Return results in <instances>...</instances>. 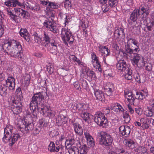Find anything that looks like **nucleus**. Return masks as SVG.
Returning <instances> with one entry per match:
<instances>
[{
	"instance_id": "obj_47",
	"label": "nucleus",
	"mask_w": 154,
	"mask_h": 154,
	"mask_svg": "<svg viewBox=\"0 0 154 154\" xmlns=\"http://www.w3.org/2000/svg\"><path fill=\"white\" fill-rule=\"evenodd\" d=\"M7 86L5 85H2L0 87V92L1 93L6 95L7 94Z\"/></svg>"
},
{
	"instance_id": "obj_31",
	"label": "nucleus",
	"mask_w": 154,
	"mask_h": 154,
	"mask_svg": "<svg viewBox=\"0 0 154 154\" xmlns=\"http://www.w3.org/2000/svg\"><path fill=\"white\" fill-rule=\"evenodd\" d=\"M51 48L50 51L54 55H56L58 53L57 44L55 42H51Z\"/></svg>"
},
{
	"instance_id": "obj_57",
	"label": "nucleus",
	"mask_w": 154,
	"mask_h": 154,
	"mask_svg": "<svg viewBox=\"0 0 154 154\" xmlns=\"http://www.w3.org/2000/svg\"><path fill=\"white\" fill-rule=\"evenodd\" d=\"M102 9L104 13L107 12L109 9V7H108L106 5H103L102 6Z\"/></svg>"
},
{
	"instance_id": "obj_48",
	"label": "nucleus",
	"mask_w": 154,
	"mask_h": 154,
	"mask_svg": "<svg viewBox=\"0 0 154 154\" xmlns=\"http://www.w3.org/2000/svg\"><path fill=\"white\" fill-rule=\"evenodd\" d=\"M103 90L105 92L106 94L109 96L112 95L113 92L114 91L110 90V89L108 88L103 86Z\"/></svg>"
},
{
	"instance_id": "obj_52",
	"label": "nucleus",
	"mask_w": 154,
	"mask_h": 154,
	"mask_svg": "<svg viewBox=\"0 0 154 154\" xmlns=\"http://www.w3.org/2000/svg\"><path fill=\"white\" fill-rule=\"evenodd\" d=\"M134 77L136 81L138 82H141L140 75L139 73H137L135 74L134 75Z\"/></svg>"
},
{
	"instance_id": "obj_44",
	"label": "nucleus",
	"mask_w": 154,
	"mask_h": 154,
	"mask_svg": "<svg viewBox=\"0 0 154 154\" xmlns=\"http://www.w3.org/2000/svg\"><path fill=\"white\" fill-rule=\"evenodd\" d=\"M48 6L49 8L53 9H57L59 8L58 4L55 2H48Z\"/></svg>"
},
{
	"instance_id": "obj_41",
	"label": "nucleus",
	"mask_w": 154,
	"mask_h": 154,
	"mask_svg": "<svg viewBox=\"0 0 154 154\" xmlns=\"http://www.w3.org/2000/svg\"><path fill=\"white\" fill-rule=\"evenodd\" d=\"M41 41L42 42L44 43V45L46 46V45L48 44L50 42V38L48 35L44 33L43 37L42 38Z\"/></svg>"
},
{
	"instance_id": "obj_1",
	"label": "nucleus",
	"mask_w": 154,
	"mask_h": 154,
	"mask_svg": "<svg viewBox=\"0 0 154 154\" xmlns=\"http://www.w3.org/2000/svg\"><path fill=\"white\" fill-rule=\"evenodd\" d=\"M47 94L45 92H39L35 94L32 98L30 103V109L32 112L36 109L41 111L43 115L45 117H53L55 112L50 109V107L40 102L46 98Z\"/></svg>"
},
{
	"instance_id": "obj_14",
	"label": "nucleus",
	"mask_w": 154,
	"mask_h": 154,
	"mask_svg": "<svg viewBox=\"0 0 154 154\" xmlns=\"http://www.w3.org/2000/svg\"><path fill=\"white\" fill-rule=\"evenodd\" d=\"M91 57L92 59V62L94 67L99 72H101L102 69L100 63L96 55L94 53H92L91 54Z\"/></svg>"
},
{
	"instance_id": "obj_36",
	"label": "nucleus",
	"mask_w": 154,
	"mask_h": 154,
	"mask_svg": "<svg viewBox=\"0 0 154 154\" xmlns=\"http://www.w3.org/2000/svg\"><path fill=\"white\" fill-rule=\"evenodd\" d=\"M79 150V154H87L88 152V147L85 144L81 146Z\"/></svg>"
},
{
	"instance_id": "obj_24",
	"label": "nucleus",
	"mask_w": 154,
	"mask_h": 154,
	"mask_svg": "<svg viewBox=\"0 0 154 154\" xmlns=\"http://www.w3.org/2000/svg\"><path fill=\"white\" fill-rule=\"evenodd\" d=\"M111 108L114 111L117 113L124 112V109L121 105L118 103L113 104L111 106Z\"/></svg>"
},
{
	"instance_id": "obj_15",
	"label": "nucleus",
	"mask_w": 154,
	"mask_h": 154,
	"mask_svg": "<svg viewBox=\"0 0 154 154\" xmlns=\"http://www.w3.org/2000/svg\"><path fill=\"white\" fill-rule=\"evenodd\" d=\"M119 133L121 135L126 137H128L131 131L130 128L128 126H121L119 128Z\"/></svg>"
},
{
	"instance_id": "obj_59",
	"label": "nucleus",
	"mask_w": 154,
	"mask_h": 154,
	"mask_svg": "<svg viewBox=\"0 0 154 154\" xmlns=\"http://www.w3.org/2000/svg\"><path fill=\"white\" fill-rule=\"evenodd\" d=\"M35 42H37L38 43V44H40L41 43V42L42 39L40 38V37H39L37 35H35Z\"/></svg>"
},
{
	"instance_id": "obj_62",
	"label": "nucleus",
	"mask_w": 154,
	"mask_h": 154,
	"mask_svg": "<svg viewBox=\"0 0 154 154\" xmlns=\"http://www.w3.org/2000/svg\"><path fill=\"white\" fill-rule=\"evenodd\" d=\"M152 65L151 63H148L146 66V69L148 71H150L152 70Z\"/></svg>"
},
{
	"instance_id": "obj_39",
	"label": "nucleus",
	"mask_w": 154,
	"mask_h": 154,
	"mask_svg": "<svg viewBox=\"0 0 154 154\" xmlns=\"http://www.w3.org/2000/svg\"><path fill=\"white\" fill-rule=\"evenodd\" d=\"M131 41V43L137 47L134 49V51H135L136 52L139 51L140 50L139 48L138 42L134 38H130L128 40V41Z\"/></svg>"
},
{
	"instance_id": "obj_9",
	"label": "nucleus",
	"mask_w": 154,
	"mask_h": 154,
	"mask_svg": "<svg viewBox=\"0 0 154 154\" xmlns=\"http://www.w3.org/2000/svg\"><path fill=\"white\" fill-rule=\"evenodd\" d=\"M125 52L122 49H120L119 50V57L120 56V58L122 59L125 57H127L128 56H129L130 59L137 52L134 51V49L133 50L130 48V45L128 44L125 45Z\"/></svg>"
},
{
	"instance_id": "obj_49",
	"label": "nucleus",
	"mask_w": 154,
	"mask_h": 154,
	"mask_svg": "<svg viewBox=\"0 0 154 154\" xmlns=\"http://www.w3.org/2000/svg\"><path fill=\"white\" fill-rule=\"evenodd\" d=\"M14 11L18 15H22L25 12V11L22 9L19 8H15L14 9Z\"/></svg>"
},
{
	"instance_id": "obj_13",
	"label": "nucleus",
	"mask_w": 154,
	"mask_h": 154,
	"mask_svg": "<svg viewBox=\"0 0 154 154\" xmlns=\"http://www.w3.org/2000/svg\"><path fill=\"white\" fill-rule=\"evenodd\" d=\"M142 20L145 23L148 30L151 31L154 26V15L152 14L151 17L148 18L147 17L145 20Z\"/></svg>"
},
{
	"instance_id": "obj_61",
	"label": "nucleus",
	"mask_w": 154,
	"mask_h": 154,
	"mask_svg": "<svg viewBox=\"0 0 154 154\" xmlns=\"http://www.w3.org/2000/svg\"><path fill=\"white\" fill-rule=\"evenodd\" d=\"M134 125L136 127H140L141 129V123L140 122L136 121L134 122Z\"/></svg>"
},
{
	"instance_id": "obj_19",
	"label": "nucleus",
	"mask_w": 154,
	"mask_h": 154,
	"mask_svg": "<svg viewBox=\"0 0 154 154\" xmlns=\"http://www.w3.org/2000/svg\"><path fill=\"white\" fill-rule=\"evenodd\" d=\"M6 83L7 86L10 90H14L15 85V79L12 77H8L6 80Z\"/></svg>"
},
{
	"instance_id": "obj_34",
	"label": "nucleus",
	"mask_w": 154,
	"mask_h": 154,
	"mask_svg": "<svg viewBox=\"0 0 154 154\" xmlns=\"http://www.w3.org/2000/svg\"><path fill=\"white\" fill-rule=\"evenodd\" d=\"M144 114L147 117H151L153 114V110L149 106H147L144 111Z\"/></svg>"
},
{
	"instance_id": "obj_29",
	"label": "nucleus",
	"mask_w": 154,
	"mask_h": 154,
	"mask_svg": "<svg viewBox=\"0 0 154 154\" xmlns=\"http://www.w3.org/2000/svg\"><path fill=\"white\" fill-rule=\"evenodd\" d=\"M20 35L26 41H29V34L26 29H21L20 31Z\"/></svg>"
},
{
	"instance_id": "obj_23",
	"label": "nucleus",
	"mask_w": 154,
	"mask_h": 154,
	"mask_svg": "<svg viewBox=\"0 0 154 154\" xmlns=\"http://www.w3.org/2000/svg\"><path fill=\"white\" fill-rule=\"evenodd\" d=\"M67 122V119L62 115H58L56 119V122L58 125L63 126L66 124Z\"/></svg>"
},
{
	"instance_id": "obj_3",
	"label": "nucleus",
	"mask_w": 154,
	"mask_h": 154,
	"mask_svg": "<svg viewBox=\"0 0 154 154\" xmlns=\"http://www.w3.org/2000/svg\"><path fill=\"white\" fill-rule=\"evenodd\" d=\"M13 128L11 125H7L4 129V136L2 138L3 141L5 143H8L10 146H12L20 137V135L17 134H14L11 135Z\"/></svg>"
},
{
	"instance_id": "obj_38",
	"label": "nucleus",
	"mask_w": 154,
	"mask_h": 154,
	"mask_svg": "<svg viewBox=\"0 0 154 154\" xmlns=\"http://www.w3.org/2000/svg\"><path fill=\"white\" fill-rule=\"evenodd\" d=\"M16 94L18 98V101H21L23 99V97L22 96V93L21 91V88L19 87L16 91Z\"/></svg>"
},
{
	"instance_id": "obj_46",
	"label": "nucleus",
	"mask_w": 154,
	"mask_h": 154,
	"mask_svg": "<svg viewBox=\"0 0 154 154\" xmlns=\"http://www.w3.org/2000/svg\"><path fill=\"white\" fill-rule=\"evenodd\" d=\"M103 87H105L108 88L110 89V90L114 91L116 89V87L114 85L111 83H108L106 84H104Z\"/></svg>"
},
{
	"instance_id": "obj_60",
	"label": "nucleus",
	"mask_w": 154,
	"mask_h": 154,
	"mask_svg": "<svg viewBox=\"0 0 154 154\" xmlns=\"http://www.w3.org/2000/svg\"><path fill=\"white\" fill-rule=\"evenodd\" d=\"M135 111L139 116L141 115L142 114V109L138 107L136 108Z\"/></svg>"
},
{
	"instance_id": "obj_54",
	"label": "nucleus",
	"mask_w": 154,
	"mask_h": 154,
	"mask_svg": "<svg viewBox=\"0 0 154 154\" xmlns=\"http://www.w3.org/2000/svg\"><path fill=\"white\" fill-rule=\"evenodd\" d=\"M58 134V132L55 130H54L50 132V135L51 137H54L57 136Z\"/></svg>"
},
{
	"instance_id": "obj_7",
	"label": "nucleus",
	"mask_w": 154,
	"mask_h": 154,
	"mask_svg": "<svg viewBox=\"0 0 154 154\" xmlns=\"http://www.w3.org/2000/svg\"><path fill=\"white\" fill-rule=\"evenodd\" d=\"M132 65L137 67L142 66L144 65L143 57L136 53L130 59Z\"/></svg>"
},
{
	"instance_id": "obj_42",
	"label": "nucleus",
	"mask_w": 154,
	"mask_h": 154,
	"mask_svg": "<svg viewBox=\"0 0 154 154\" xmlns=\"http://www.w3.org/2000/svg\"><path fill=\"white\" fill-rule=\"evenodd\" d=\"M6 14L11 17V19L13 20H15L17 16L14 14L11 11L10 9L7 8L6 9Z\"/></svg>"
},
{
	"instance_id": "obj_27",
	"label": "nucleus",
	"mask_w": 154,
	"mask_h": 154,
	"mask_svg": "<svg viewBox=\"0 0 154 154\" xmlns=\"http://www.w3.org/2000/svg\"><path fill=\"white\" fill-rule=\"evenodd\" d=\"M74 131L77 134L81 135L83 134V131L82 127L77 123H74L73 124Z\"/></svg>"
},
{
	"instance_id": "obj_22",
	"label": "nucleus",
	"mask_w": 154,
	"mask_h": 154,
	"mask_svg": "<svg viewBox=\"0 0 154 154\" xmlns=\"http://www.w3.org/2000/svg\"><path fill=\"white\" fill-rule=\"evenodd\" d=\"M149 119L146 117H144L141 118L140 119L141 123V129L145 130L148 129L149 127L148 122Z\"/></svg>"
},
{
	"instance_id": "obj_17",
	"label": "nucleus",
	"mask_w": 154,
	"mask_h": 154,
	"mask_svg": "<svg viewBox=\"0 0 154 154\" xmlns=\"http://www.w3.org/2000/svg\"><path fill=\"white\" fill-rule=\"evenodd\" d=\"M117 68L119 71L125 72L127 69L129 68L127 67L126 62L124 60H119L116 64Z\"/></svg>"
},
{
	"instance_id": "obj_63",
	"label": "nucleus",
	"mask_w": 154,
	"mask_h": 154,
	"mask_svg": "<svg viewBox=\"0 0 154 154\" xmlns=\"http://www.w3.org/2000/svg\"><path fill=\"white\" fill-rule=\"evenodd\" d=\"M133 0H127L126 4L127 5L131 6L133 4Z\"/></svg>"
},
{
	"instance_id": "obj_5",
	"label": "nucleus",
	"mask_w": 154,
	"mask_h": 154,
	"mask_svg": "<svg viewBox=\"0 0 154 154\" xmlns=\"http://www.w3.org/2000/svg\"><path fill=\"white\" fill-rule=\"evenodd\" d=\"M149 12L146 9L143 7L139 9L134 10L131 14L130 19L133 22L136 21L137 17H139L141 20H145L149 14Z\"/></svg>"
},
{
	"instance_id": "obj_33",
	"label": "nucleus",
	"mask_w": 154,
	"mask_h": 154,
	"mask_svg": "<svg viewBox=\"0 0 154 154\" xmlns=\"http://www.w3.org/2000/svg\"><path fill=\"white\" fill-rule=\"evenodd\" d=\"M124 72L125 73L124 76L126 79L128 80H130L132 79V71L130 69H127Z\"/></svg>"
},
{
	"instance_id": "obj_12",
	"label": "nucleus",
	"mask_w": 154,
	"mask_h": 154,
	"mask_svg": "<svg viewBox=\"0 0 154 154\" xmlns=\"http://www.w3.org/2000/svg\"><path fill=\"white\" fill-rule=\"evenodd\" d=\"M81 76L85 79L89 77L93 80H96L97 79L94 72L91 70L89 71L87 68L82 70Z\"/></svg>"
},
{
	"instance_id": "obj_16",
	"label": "nucleus",
	"mask_w": 154,
	"mask_h": 154,
	"mask_svg": "<svg viewBox=\"0 0 154 154\" xmlns=\"http://www.w3.org/2000/svg\"><path fill=\"white\" fill-rule=\"evenodd\" d=\"M84 135L88 146L92 147H94L95 145V142L94 141L93 138L90 135L89 131H84Z\"/></svg>"
},
{
	"instance_id": "obj_8",
	"label": "nucleus",
	"mask_w": 154,
	"mask_h": 154,
	"mask_svg": "<svg viewBox=\"0 0 154 154\" xmlns=\"http://www.w3.org/2000/svg\"><path fill=\"white\" fill-rule=\"evenodd\" d=\"M44 26L54 33H57L59 32V27L56 23L51 19V20H45L43 23Z\"/></svg>"
},
{
	"instance_id": "obj_21",
	"label": "nucleus",
	"mask_w": 154,
	"mask_h": 154,
	"mask_svg": "<svg viewBox=\"0 0 154 154\" xmlns=\"http://www.w3.org/2000/svg\"><path fill=\"white\" fill-rule=\"evenodd\" d=\"M124 97L127 99V100L130 103H133L135 100L132 92L129 90H126L125 91Z\"/></svg>"
},
{
	"instance_id": "obj_10",
	"label": "nucleus",
	"mask_w": 154,
	"mask_h": 154,
	"mask_svg": "<svg viewBox=\"0 0 154 154\" xmlns=\"http://www.w3.org/2000/svg\"><path fill=\"white\" fill-rule=\"evenodd\" d=\"M100 137V142L101 144L107 146L111 144L113 139L110 134L103 132L101 134Z\"/></svg>"
},
{
	"instance_id": "obj_55",
	"label": "nucleus",
	"mask_w": 154,
	"mask_h": 154,
	"mask_svg": "<svg viewBox=\"0 0 154 154\" xmlns=\"http://www.w3.org/2000/svg\"><path fill=\"white\" fill-rule=\"evenodd\" d=\"M123 29L121 28H119L115 30V34H117L118 36H120L121 34L123 33Z\"/></svg>"
},
{
	"instance_id": "obj_2",
	"label": "nucleus",
	"mask_w": 154,
	"mask_h": 154,
	"mask_svg": "<svg viewBox=\"0 0 154 154\" xmlns=\"http://www.w3.org/2000/svg\"><path fill=\"white\" fill-rule=\"evenodd\" d=\"M2 45L3 49L8 55L23 60L22 47L20 42L14 39L6 40L4 41Z\"/></svg>"
},
{
	"instance_id": "obj_51",
	"label": "nucleus",
	"mask_w": 154,
	"mask_h": 154,
	"mask_svg": "<svg viewBox=\"0 0 154 154\" xmlns=\"http://www.w3.org/2000/svg\"><path fill=\"white\" fill-rule=\"evenodd\" d=\"M81 85L82 86L83 88H87L88 85V83L86 81L85 79H82L81 80Z\"/></svg>"
},
{
	"instance_id": "obj_26",
	"label": "nucleus",
	"mask_w": 154,
	"mask_h": 154,
	"mask_svg": "<svg viewBox=\"0 0 154 154\" xmlns=\"http://www.w3.org/2000/svg\"><path fill=\"white\" fill-rule=\"evenodd\" d=\"M99 47V51L102 53V55L103 56L106 57L109 55L110 51L108 49L107 47L100 45Z\"/></svg>"
},
{
	"instance_id": "obj_28",
	"label": "nucleus",
	"mask_w": 154,
	"mask_h": 154,
	"mask_svg": "<svg viewBox=\"0 0 154 154\" xmlns=\"http://www.w3.org/2000/svg\"><path fill=\"white\" fill-rule=\"evenodd\" d=\"M48 150L51 152H57L59 151V147L58 145H55L52 142H51L48 147Z\"/></svg>"
},
{
	"instance_id": "obj_32",
	"label": "nucleus",
	"mask_w": 154,
	"mask_h": 154,
	"mask_svg": "<svg viewBox=\"0 0 154 154\" xmlns=\"http://www.w3.org/2000/svg\"><path fill=\"white\" fill-rule=\"evenodd\" d=\"M124 143L130 148L134 149L135 147V142L132 140L128 139L125 140L124 142Z\"/></svg>"
},
{
	"instance_id": "obj_50",
	"label": "nucleus",
	"mask_w": 154,
	"mask_h": 154,
	"mask_svg": "<svg viewBox=\"0 0 154 154\" xmlns=\"http://www.w3.org/2000/svg\"><path fill=\"white\" fill-rule=\"evenodd\" d=\"M118 0H109L108 4L111 7H114L116 6L118 3Z\"/></svg>"
},
{
	"instance_id": "obj_11",
	"label": "nucleus",
	"mask_w": 154,
	"mask_h": 154,
	"mask_svg": "<svg viewBox=\"0 0 154 154\" xmlns=\"http://www.w3.org/2000/svg\"><path fill=\"white\" fill-rule=\"evenodd\" d=\"M30 116L28 115L26 117H24V122H23L24 127L25 131H24V133H27L29 132L30 130L33 128V125L32 123L30 121L31 120Z\"/></svg>"
},
{
	"instance_id": "obj_56",
	"label": "nucleus",
	"mask_w": 154,
	"mask_h": 154,
	"mask_svg": "<svg viewBox=\"0 0 154 154\" xmlns=\"http://www.w3.org/2000/svg\"><path fill=\"white\" fill-rule=\"evenodd\" d=\"M4 4L7 7L10 8L12 6V2L10 0H7L4 2Z\"/></svg>"
},
{
	"instance_id": "obj_43",
	"label": "nucleus",
	"mask_w": 154,
	"mask_h": 154,
	"mask_svg": "<svg viewBox=\"0 0 154 154\" xmlns=\"http://www.w3.org/2000/svg\"><path fill=\"white\" fill-rule=\"evenodd\" d=\"M69 154H79L78 149L75 146H72L68 150Z\"/></svg>"
},
{
	"instance_id": "obj_35",
	"label": "nucleus",
	"mask_w": 154,
	"mask_h": 154,
	"mask_svg": "<svg viewBox=\"0 0 154 154\" xmlns=\"http://www.w3.org/2000/svg\"><path fill=\"white\" fill-rule=\"evenodd\" d=\"M74 143V140L73 139L67 140L65 142L66 148L67 149L71 148Z\"/></svg>"
},
{
	"instance_id": "obj_30",
	"label": "nucleus",
	"mask_w": 154,
	"mask_h": 154,
	"mask_svg": "<svg viewBox=\"0 0 154 154\" xmlns=\"http://www.w3.org/2000/svg\"><path fill=\"white\" fill-rule=\"evenodd\" d=\"M81 117L85 122H89L88 121L94 118L93 116L90 113L83 112L81 114Z\"/></svg>"
},
{
	"instance_id": "obj_53",
	"label": "nucleus",
	"mask_w": 154,
	"mask_h": 154,
	"mask_svg": "<svg viewBox=\"0 0 154 154\" xmlns=\"http://www.w3.org/2000/svg\"><path fill=\"white\" fill-rule=\"evenodd\" d=\"M116 151L119 152V154H129V153L127 151L123 149H117Z\"/></svg>"
},
{
	"instance_id": "obj_18",
	"label": "nucleus",
	"mask_w": 154,
	"mask_h": 154,
	"mask_svg": "<svg viewBox=\"0 0 154 154\" xmlns=\"http://www.w3.org/2000/svg\"><path fill=\"white\" fill-rule=\"evenodd\" d=\"M147 91L146 89L136 91L135 98L137 99L143 100L147 96Z\"/></svg>"
},
{
	"instance_id": "obj_20",
	"label": "nucleus",
	"mask_w": 154,
	"mask_h": 154,
	"mask_svg": "<svg viewBox=\"0 0 154 154\" xmlns=\"http://www.w3.org/2000/svg\"><path fill=\"white\" fill-rule=\"evenodd\" d=\"M94 93L96 99L102 101L104 98V93L102 91L97 89H94Z\"/></svg>"
},
{
	"instance_id": "obj_4",
	"label": "nucleus",
	"mask_w": 154,
	"mask_h": 154,
	"mask_svg": "<svg viewBox=\"0 0 154 154\" xmlns=\"http://www.w3.org/2000/svg\"><path fill=\"white\" fill-rule=\"evenodd\" d=\"M70 20L69 17L66 15L65 23V27L62 28L61 31V37L66 45H68V42L70 45H72L74 40V37L72 32L69 29L66 27V25L67 24Z\"/></svg>"
},
{
	"instance_id": "obj_58",
	"label": "nucleus",
	"mask_w": 154,
	"mask_h": 154,
	"mask_svg": "<svg viewBox=\"0 0 154 154\" xmlns=\"http://www.w3.org/2000/svg\"><path fill=\"white\" fill-rule=\"evenodd\" d=\"M128 109L129 112L131 114L134 113V110H133V108L130 104H128Z\"/></svg>"
},
{
	"instance_id": "obj_25",
	"label": "nucleus",
	"mask_w": 154,
	"mask_h": 154,
	"mask_svg": "<svg viewBox=\"0 0 154 154\" xmlns=\"http://www.w3.org/2000/svg\"><path fill=\"white\" fill-rule=\"evenodd\" d=\"M11 109L14 114L18 115L22 112V106L20 104L17 106L16 104H14L11 105Z\"/></svg>"
},
{
	"instance_id": "obj_64",
	"label": "nucleus",
	"mask_w": 154,
	"mask_h": 154,
	"mask_svg": "<svg viewBox=\"0 0 154 154\" xmlns=\"http://www.w3.org/2000/svg\"><path fill=\"white\" fill-rule=\"evenodd\" d=\"M47 70L50 74L53 73L54 72L53 68L51 66L47 67Z\"/></svg>"
},
{
	"instance_id": "obj_45",
	"label": "nucleus",
	"mask_w": 154,
	"mask_h": 154,
	"mask_svg": "<svg viewBox=\"0 0 154 154\" xmlns=\"http://www.w3.org/2000/svg\"><path fill=\"white\" fill-rule=\"evenodd\" d=\"M123 117L125 123H128L130 122L131 120L130 116L129 114L126 112L123 113Z\"/></svg>"
},
{
	"instance_id": "obj_40",
	"label": "nucleus",
	"mask_w": 154,
	"mask_h": 154,
	"mask_svg": "<svg viewBox=\"0 0 154 154\" xmlns=\"http://www.w3.org/2000/svg\"><path fill=\"white\" fill-rule=\"evenodd\" d=\"M30 80V75L28 74H26L24 76L23 81V82L25 86L27 87L29 85Z\"/></svg>"
},
{
	"instance_id": "obj_6",
	"label": "nucleus",
	"mask_w": 154,
	"mask_h": 154,
	"mask_svg": "<svg viewBox=\"0 0 154 154\" xmlns=\"http://www.w3.org/2000/svg\"><path fill=\"white\" fill-rule=\"evenodd\" d=\"M94 119L98 125L103 127H106L108 125V122L104 114L100 112H97L94 115Z\"/></svg>"
},
{
	"instance_id": "obj_37",
	"label": "nucleus",
	"mask_w": 154,
	"mask_h": 154,
	"mask_svg": "<svg viewBox=\"0 0 154 154\" xmlns=\"http://www.w3.org/2000/svg\"><path fill=\"white\" fill-rule=\"evenodd\" d=\"M74 108V110L78 109L82 111L87 109V106L85 104L80 103L78 104Z\"/></svg>"
}]
</instances>
